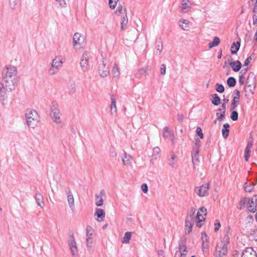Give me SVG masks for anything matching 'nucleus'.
<instances>
[{"mask_svg": "<svg viewBox=\"0 0 257 257\" xmlns=\"http://www.w3.org/2000/svg\"><path fill=\"white\" fill-rule=\"evenodd\" d=\"M17 69L16 67L6 66L3 70L2 76L6 83L7 90L12 92L18 85L19 79L17 76Z\"/></svg>", "mask_w": 257, "mask_h": 257, "instance_id": "nucleus-1", "label": "nucleus"}, {"mask_svg": "<svg viewBox=\"0 0 257 257\" xmlns=\"http://www.w3.org/2000/svg\"><path fill=\"white\" fill-rule=\"evenodd\" d=\"M25 116L28 126L31 128H35L39 121L38 112L35 110L28 109Z\"/></svg>", "mask_w": 257, "mask_h": 257, "instance_id": "nucleus-2", "label": "nucleus"}, {"mask_svg": "<svg viewBox=\"0 0 257 257\" xmlns=\"http://www.w3.org/2000/svg\"><path fill=\"white\" fill-rule=\"evenodd\" d=\"M50 115L53 120L56 123H60L61 122L60 110L57 104L55 102L52 103V105L50 107Z\"/></svg>", "mask_w": 257, "mask_h": 257, "instance_id": "nucleus-3", "label": "nucleus"}, {"mask_svg": "<svg viewBox=\"0 0 257 257\" xmlns=\"http://www.w3.org/2000/svg\"><path fill=\"white\" fill-rule=\"evenodd\" d=\"M90 56V53L88 52H84L83 54L80 62V64L81 67V69L83 72H86L88 70L89 68V59Z\"/></svg>", "mask_w": 257, "mask_h": 257, "instance_id": "nucleus-4", "label": "nucleus"}, {"mask_svg": "<svg viewBox=\"0 0 257 257\" xmlns=\"http://www.w3.org/2000/svg\"><path fill=\"white\" fill-rule=\"evenodd\" d=\"M98 73L101 77H105L109 74V68L106 66L104 60H101L98 63Z\"/></svg>", "mask_w": 257, "mask_h": 257, "instance_id": "nucleus-5", "label": "nucleus"}, {"mask_svg": "<svg viewBox=\"0 0 257 257\" xmlns=\"http://www.w3.org/2000/svg\"><path fill=\"white\" fill-rule=\"evenodd\" d=\"M163 136L166 140H169L171 142L172 146L175 145V136L173 130L170 129L168 126L164 128Z\"/></svg>", "mask_w": 257, "mask_h": 257, "instance_id": "nucleus-6", "label": "nucleus"}, {"mask_svg": "<svg viewBox=\"0 0 257 257\" xmlns=\"http://www.w3.org/2000/svg\"><path fill=\"white\" fill-rule=\"evenodd\" d=\"M209 188V185L208 183L203 184L197 188L196 193L200 197L207 196L208 194Z\"/></svg>", "mask_w": 257, "mask_h": 257, "instance_id": "nucleus-7", "label": "nucleus"}, {"mask_svg": "<svg viewBox=\"0 0 257 257\" xmlns=\"http://www.w3.org/2000/svg\"><path fill=\"white\" fill-rule=\"evenodd\" d=\"M192 3L189 0H182L181 2L180 12L183 13H188L191 9Z\"/></svg>", "mask_w": 257, "mask_h": 257, "instance_id": "nucleus-8", "label": "nucleus"}, {"mask_svg": "<svg viewBox=\"0 0 257 257\" xmlns=\"http://www.w3.org/2000/svg\"><path fill=\"white\" fill-rule=\"evenodd\" d=\"M241 257H257V255L252 247H246L242 251Z\"/></svg>", "mask_w": 257, "mask_h": 257, "instance_id": "nucleus-9", "label": "nucleus"}, {"mask_svg": "<svg viewBox=\"0 0 257 257\" xmlns=\"http://www.w3.org/2000/svg\"><path fill=\"white\" fill-rule=\"evenodd\" d=\"M191 22L186 19H180L178 21V25L184 31H189L191 25Z\"/></svg>", "mask_w": 257, "mask_h": 257, "instance_id": "nucleus-10", "label": "nucleus"}, {"mask_svg": "<svg viewBox=\"0 0 257 257\" xmlns=\"http://www.w3.org/2000/svg\"><path fill=\"white\" fill-rule=\"evenodd\" d=\"M66 193L67 195V200L69 206L71 209L73 210L74 208V200L73 195L69 188H67V190L66 191Z\"/></svg>", "mask_w": 257, "mask_h": 257, "instance_id": "nucleus-11", "label": "nucleus"}, {"mask_svg": "<svg viewBox=\"0 0 257 257\" xmlns=\"http://www.w3.org/2000/svg\"><path fill=\"white\" fill-rule=\"evenodd\" d=\"M227 246L223 244L221 247L217 246L216 250V255H218L219 257H223L227 253Z\"/></svg>", "mask_w": 257, "mask_h": 257, "instance_id": "nucleus-12", "label": "nucleus"}, {"mask_svg": "<svg viewBox=\"0 0 257 257\" xmlns=\"http://www.w3.org/2000/svg\"><path fill=\"white\" fill-rule=\"evenodd\" d=\"M178 159L177 156L174 153L170 154V158L169 159V164L172 168H176L178 167Z\"/></svg>", "mask_w": 257, "mask_h": 257, "instance_id": "nucleus-13", "label": "nucleus"}, {"mask_svg": "<svg viewBox=\"0 0 257 257\" xmlns=\"http://www.w3.org/2000/svg\"><path fill=\"white\" fill-rule=\"evenodd\" d=\"M95 216L97 217L96 219L97 221L101 222L104 220L105 217V211L101 208H96Z\"/></svg>", "mask_w": 257, "mask_h": 257, "instance_id": "nucleus-14", "label": "nucleus"}, {"mask_svg": "<svg viewBox=\"0 0 257 257\" xmlns=\"http://www.w3.org/2000/svg\"><path fill=\"white\" fill-rule=\"evenodd\" d=\"M62 57L61 56H58L52 60V65L55 67L56 69H59L63 64Z\"/></svg>", "mask_w": 257, "mask_h": 257, "instance_id": "nucleus-15", "label": "nucleus"}, {"mask_svg": "<svg viewBox=\"0 0 257 257\" xmlns=\"http://www.w3.org/2000/svg\"><path fill=\"white\" fill-rule=\"evenodd\" d=\"M5 89H7L6 86H4V84L0 82V101L2 104L4 105V101L7 98L6 92Z\"/></svg>", "mask_w": 257, "mask_h": 257, "instance_id": "nucleus-16", "label": "nucleus"}, {"mask_svg": "<svg viewBox=\"0 0 257 257\" xmlns=\"http://www.w3.org/2000/svg\"><path fill=\"white\" fill-rule=\"evenodd\" d=\"M234 93H235L236 95L233 97L231 105V109H234L237 107V104L236 103L238 102L240 96V92L238 90H235Z\"/></svg>", "mask_w": 257, "mask_h": 257, "instance_id": "nucleus-17", "label": "nucleus"}, {"mask_svg": "<svg viewBox=\"0 0 257 257\" xmlns=\"http://www.w3.org/2000/svg\"><path fill=\"white\" fill-rule=\"evenodd\" d=\"M229 64L234 72H238L242 66L241 62L238 60L230 62Z\"/></svg>", "mask_w": 257, "mask_h": 257, "instance_id": "nucleus-18", "label": "nucleus"}, {"mask_svg": "<svg viewBox=\"0 0 257 257\" xmlns=\"http://www.w3.org/2000/svg\"><path fill=\"white\" fill-rule=\"evenodd\" d=\"M35 198L37 205L41 208H43L44 206V202L43 195L39 192H36L35 194Z\"/></svg>", "mask_w": 257, "mask_h": 257, "instance_id": "nucleus-19", "label": "nucleus"}, {"mask_svg": "<svg viewBox=\"0 0 257 257\" xmlns=\"http://www.w3.org/2000/svg\"><path fill=\"white\" fill-rule=\"evenodd\" d=\"M246 207L250 212L254 213L256 211V204L253 202V199H248Z\"/></svg>", "mask_w": 257, "mask_h": 257, "instance_id": "nucleus-20", "label": "nucleus"}, {"mask_svg": "<svg viewBox=\"0 0 257 257\" xmlns=\"http://www.w3.org/2000/svg\"><path fill=\"white\" fill-rule=\"evenodd\" d=\"M248 199V198L246 197L241 198L237 206V209H238L239 210H241L245 208L247 206Z\"/></svg>", "mask_w": 257, "mask_h": 257, "instance_id": "nucleus-21", "label": "nucleus"}, {"mask_svg": "<svg viewBox=\"0 0 257 257\" xmlns=\"http://www.w3.org/2000/svg\"><path fill=\"white\" fill-rule=\"evenodd\" d=\"M121 158L122 162L125 166L130 165L131 160L133 159L132 157L130 155L127 154L124 151L123 153V156L121 157Z\"/></svg>", "mask_w": 257, "mask_h": 257, "instance_id": "nucleus-22", "label": "nucleus"}, {"mask_svg": "<svg viewBox=\"0 0 257 257\" xmlns=\"http://www.w3.org/2000/svg\"><path fill=\"white\" fill-rule=\"evenodd\" d=\"M196 209L193 207H191L187 213V216L186 220L194 221L195 220V213Z\"/></svg>", "mask_w": 257, "mask_h": 257, "instance_id": "nucleus-23", "label": "nucleus"}, {"mask_svg": "<svg viewBox=\"0 0 257 257\" xmlns=\"http://www.w3.org/2000/svg\"><path fill=\"white\" fill-rule=\"evenodd\" d=\"M194 221L185 220V232L186 234H189L192 229V227Z\"/></svg>", "mask_w": 257, "mask_h": 257, "instance_id": "nucleus-24", "label": "nucleus"}, {"mask_svg": "<svg viewBox=\"0 0 257 257\" xmlns=\"http://www.w3.org/2000/svg\"><path fill=\"white\" fill-rule=\"evenodd\" d=\"M198 153L199 150L198 148H194L192 153V161L193 164H194L196 162L199 161Z\"/></svg>", "mask_w": 257, "mask_h": 257, "instance_id": "nucleus-25", "label": "nucleus"}, {"mask_svg": "<svg viewBox=\"0 0 257 257\" xmlns=\"http://www.w3.org/2000/svg\"><path fill=\"white\" fill-rule=\"evenodd\" d=\"M202 214V213L198 211L196 216H195V220L197 222V225L199 227L201 226V225L200 224V222L205 220V218Z\"/></svg>", "mask_w": 257, "mask_h": 257, "instance_id": "nucleus-26", "label": "nucleus"}, {"mask_svg": "<svg viewBox=\"0 0 257 257\" xmlns=\"http://www.w3.org/2000/svg\"><path fill=\"white\" fill-rule=\"evenodd\" d=\"M202 214V213L198 211L196 216H195V220L197 222V225L199 227L201 226V225L200 224V222L205 220V218Z\"/></svg>", "mask_w": 257, "mask_h": 257, "instance_id": "nucleus-27", "label": "nucleus"}, {"mask_svg": "<svg viewBox=\"0 0 257 257\" xmlns=\"http://www.w3.org/2000/svg\"><path fill=\"white\" fill-rule=\"evenodd\" d=\"M132 235V232L130 231L126 232L124 233V236L121 240V242L122 243H128L130 242L131 237Z\"/></svg>", "mask_w": 257, "mask_h": 257, "instance_id": "nucleus-28", "label": "nucleus"}, {"mask_svg": "<svg viewBox=\"0 0 257 257\" xmlns=\"http://www.w3.org/2000/svg\"><path fill=\"white\" fill-rule=\"evenodd\" d=\"M211 97L212 103L215 106L218 105L220 102V98L218 95L217 94H213L211 95Z\"/></svg>", "mask_w": 257, "mask_h": 257, "instance_id": "nucleus-29", "label": "nucleus"}, {"mask_svg": "<svg viewBox=\"0 0 257 257\" xmlns=\"http://www.w3.org/2000/svg\"><path fill=\"white\" fill-rule=\"evenodd\" d=\"M240 47V43L239 42L233 43L231 46V53L232 54H236Z\"/></svg>", "mask_w": 257, "mask_h": 257, "instance_id": "nucleus-30", "label": "nucleus"}, {"mask_svg": "<svg viewBox=\"0 0 257 257\" xmlns=\"http://www.w3.org/2000/svg\"><path fill=\"white\" fill-rule=\"evenodd\" d=\"M124 12H125V16H123L121 18V29L123 30L124 26H126L128 22V19L127 17L126 10L125 8L124 9Z\"/></svg>", "mask_w": 257, "mask_h": 257, "instance_id": "nucleus-31", "label": "nucleus"}, {"mask_svg": "<svg viewBox=\"0 0 257 257\" xmlns=\"http://www.w3.org/2000/svg\"><path fill=\"white\" fill-rule=\"evenodd\" d=\"M179 249L181 251V256H185L186 254L187 247L183 241H181L179 243Z\"/></svg>", "mask_w": 257, "mask_h": 257, "instance_id": "nucleus-32", "label": "nucleus"}, {"mask_svg": "<svg viewBox=\"0 0 257 257\" xmlns=\"http://www.w3.org/2000/svg\"><path fill=\"white\" fill-rule=\"evenodd\" d=\"M112 73L113 76L114 77H116L117 78H118L119 76L120 73H119L118 67L116 63H115L113 65V68L112 70Z\"/></svg>", "mask_w": 257, "mask_h": 257, "instance_id": "nucleus-33", "label": "nucleus"}, {"mask_svg": "<svg viewBox=\"0 0 257 257\" xmlns=\"http://www.w3.org/2000/svg\"><path fill=\"white\" fill-rule=\"evenodd\" d=\"M202 251L204 254L208 252V249L209 248V242L207 241V239H206L205 240L202 237Z\"/></svg>", "mask_w": 257, "mask_h": 257, "instance_id": "nucleus-34", "label": "nucleus"}, {"mask_svg": "<svg viewBox=\"0 0 257 257\" xmlns=\"http://www.w3.org/2000/svg\"><path fill=\"white\" fill-rule=\"evenodd\" d=\"M220 43V39L219 38L215 37L214 38L212 42L209 43V47L211 48L213 47L217 46Z\"/></svg>", "mask_w": 257, "mask_h": 257, "instance_id": "nucleus-35", "label": "nucleus"}, {"mask_svg": "<svg viewBox=\"0 0 257 257\" xmlns=\"http://www.w3.org/2000/svg\"><path fill=\"white\" fill-rule=\"evenodd\" d=\"M236 83V79L233 77H230L227 80V84L230 87H234Z\"/></svg>", "mask_w": 257, "mask_h": 257, "instance_id": "nucleus-36", "label": "nucleus"}, {"mask_svg": "<svg viewBox=\"0 0 257 257\" xmlns=\"http://www.w3.org/2000/svg\"><path fill=\"white\" fill-rule=\"evenodd\" d=\"M80 37L81 35L80 33H75L74 34L73 38V43L74 46L79 44V41L80 40Z\"/></svg>", "mask_w": 257, "mask_h": 257, "instance_id": "nucleus-37", "label": "nucleus"}, {"mask_svg": "<svg viewBox=\"0 0 257 257\" xmlns=\"http://www.w3.org/2000/svg\"><path fill=\"white\" fill-rule=\"evenodd\" d=\"M111 103L110 104V109L111 111L114 110V111L116 112V102H115V99L113 96V95H110Z\"/></svg>", "mask_w": 257, "mask_h": 257, "instance_id": "nucleus-38", "label": "nucleus"}, {"mask_svg": "<svg viewBox=\"0 0 257 257\" xmlns=\"http://www.w3.org/2000/svg\"><path fill=\"white\" fill-rule=\"evenodd\" d=\"M124 5V3H123L122 4L119 3L116 11L114 12V13L117 15L119 16L122 12V10Z\"/></svg>", "mask_w": 257, "mask_h": 257, "instance_id": "nucleus-39", "label": "nucleus"}, {"mask_svg": "<svg viewBox=\"0 0 257 257\" xmlns=\"http://www.w3.org/2000/svg\"><path fill=\"white\" fill-rule=\"evenodd\" d=\"M86 236L88 237V238H91L92 235L94 232V230L92 227L90 226H87L86 227Z\"/></svg>", "mask_w": 257, "mask_h": 257, "instance_id": "nucleus-40", "label": "nucleus"}, {"mask_svg": "<svg viewBox=\"0 0 257 257\" xmlns=\"http://www.w3.org/2000/svg\"><path fill=\"white\" fill-rule=\"evenodd\" d=\"M21 0H9V3L11 8L12 10L16 9L18 4H19Z\"/></svg>", "mask_w": 257, "mask_h": 257, "instance_id": "nucleus-41", "label": "nucleus"}, {"mask_svg": "<svg viewBox=\"0 0 257 257\" xmlns=\"http://www.w3.org/2000/svg\"><path fill=\"white\" fill-rule=\"evenodd\" d=\"M69 246L72 255H75L78 252L77 244L69 245Z\"/></svg>", "mask_w": 257, "mask_h": 257, "instance_id": "nucleus-42", "label": "nucleus"}, {"mask_svg": "<svg viewBox=\"0 0 257 257\" xmlns=\"http://www.w3.org/2000/svg\"><path fill=\"white\" fill-rule=\"evenodd\" d=\"M216 112V116L217 119H218L219 121H221L223 119L225 116V111H217Z\"/></svg>", "mask_w": 257, "mask_h": 257, "instance_id": "nucleus-43", "label": "nucleus"}, {"mask_svg": "<svg viewBox=\"0 0 257 257\" xmlns=\"http://www.w3.org/2000/svg\"><path fill=\"white\" fill-rule=\"evenodd\" d=\"M95 197L98 200L95 203V205L97 206V207H101L103 205V199L101 197L99 196L97 194H96L95 195Z\"/></svg>", "mask_w": 257, "mask_h": 257, "instance_id": "nucleus-44", "label": "nucleus"}, {"mask_svg": "<svg viewBox=\"0 0 257 257\" xmlns=\"http://www.w3.org/2000/svg\"><path fill=\"white\" fill-rule=\"evenodd\" d=\"M244 189L245 192H250L253 189V185L251 183H249V185L246 183L244 184Z\"/></svg>", "mask_w": 257, "mask_h": 257, "instance_id": "nucleus-45", "label": "nucleus"}, {"mask_svg": "<svg viewBox=\"0 0 257 257\" xmlns=\"http://www.w3.org/2000/svg\"><path fill=\"white\" fill-rule=\"evenodd\" d=\"M69 235L70 236V239L68 241L69 245H73L76 244V242L75 241V237L74 236L73 233L72 231L69 232Z\"/></svg>", "mask_w": 257, "mask_h": 257, "instance_id": "nucleus-46", "label": "nucleus"}, {"mask_svg": "<svg viewBox=\"0 0 257 257\" xmlns=\"http://www.w3.org/2000/svg\"><path fill=\"white\" fill-rule=\"evenodd\" d=\"M251 78L252 79V82H254V80L255 79V76H254V74L253 73H249L248 74V77L247 78V81H246V84H245V86H248L249 87V86H250V84H249L248 83H249V80Z\"/></svg>", "mask_w": 257, "mask_h": 257, "instance_id": "nucleus-47", "label": "nucleus"}, {"mask_svg": "<svg viewBox=\"0 0 257 257\" xmlns=\"http://www.w3.org/2000/svg\"><path fill=\"white\" fill-rule=\"evenodd\" d=\"M215 89L219 93H222L224 91V87L223 85L219 83H216L215 85Z\"/></svg>", "mask_w": 257, "mask_h": 257, "instance_id": "nucleus-48", "label": "nucleus"}, {"mask_svg": "<svg viewBox=\"0 0 257 257\" xmlns=\"http://www.w3.org/2000/svg\"><path fill=\"white\" fill-rule=\"evenodd\" d=\"M118 0H108V4L109 8L111 9H114L117 5Z\"/></svg>", "mask_w": 257, "mask_h": 257, "instance_id": "nucleus-49", "label": "nucleus"}, {"mask_svg": "<svg viewBox=\"0 0 257 257\" xmlns=\"http://www.w3.org/2000/svg\"><path fill=\"white\" fill-rule=\"evenodd\" d=\"M230 118L233 121L237 120L238 112L236 111H233L231 113Z\"/></svg>", "mask_w": 257, "mask_h": 257, "instance_id": "nucleus-50", "label": "nucleus"}, {"mask_svg": "<svg viewBox=\"0 0 257 257\" xmlns=\"http://www.w3.org/2000/svg\"><path fill=\"white\" fill-rule=\"evenodd\" d=\"M110 156L113 158H116L117 156V153L114 147H111L109 151Z\"/></svg>", "mask_w": 257, "mask_h": 257, "instance_id": "nucleus-51", "label": "nucleus"}, {"mask_svg": "<svg viewBox=\"0 0 257 257\" xmlns=\"http://www.w3.org/2000/svg\"><path fill=\"white\" fill-rule=\"evenodd\" d=\"M229 130L228 128H222V135L224 138L226 139L229 135Z\"/></svg>", "mask_w": 257, "mask_h": 257, "instance_id": "nucleus-52", "label": "nucleus"}, {"mask_svg": "<svg viewBox=\"0 0 257 257\" xmlns=\"http://www.w3.org/2000/svg\"><path fill=\"white\" fill-rule=\"evenodd\" d=\"M250 152V150L245 149L244 160L246 162H247L248 161V159L250 157V155H249Z\"/></svg>", "mask_w": 257, "mask_h": 257, "instance_id": "nucleus-53", "label": "nucleus"}, {"mask_svg": "<svg viewBox=\"0 0 257 257\" xmlns=\"http://www.w3.org/2000/svg\"><path fill=\"white\" fill-rule=\"evenodd\" d=\"M57 5L61 7H65L66 6L65 0H55Z\"/></svg>", "mask_w": 257, "mask_h": 257, "instance_id": "nucleus-54", "label": "nucleus"}, {"mask_svg": "<svg viewBox=\"0 0 257 257\" xmlns=\"http://www.w3.org/2000/svg\"><path fill=\"white\" fill-rule=\"evenodd\" d=\"M141 189L144 193H147L148 191V185L146 183H143L141 185Z\"/></svg>", "mask_w": 257, "mask_h": 257, "instance_id": "nucleus-55", "label": "nucleus"}, {"mask_svg": "<svg viewBox=\"0 0 257 257\" xmlns=\"http://www.w3.org/2000/svg\"><path fill=\"white\" fill-rule=\"evenodd\" d=\"M59 69H56L55 67H53V65L51 66V67L49 70V72L51 74H55Z\"/></svg>", "mask_w": 257, "mask_h": 257, "instance_id": "nucleus-56", "label": "nucleus"}, {"mask_svg": "<svg viewBox=\"0 0 257 257\" xmlns=\"http://www.w3.org/2000/svg\"><path fill=\"white\" fill-rule=\"evenodd\" d=\"M196 134L200 137L201 139L203 138V135L202 132V130L200 127H197L196 128Z\"/></svg>", "mask_w": 257, "mask_h": 257, "instance_id": "nucleus-57", "label": "nucleus"}, {"mask_svg": "<svg viewBox=\"0 0 257 257\" xmlns=\"http://www.w3.org/2000/svg\"><path fill=\"white\" fill-rule=\"evenodd\" d=\"M91 244H92V241L91 238H88V237H87L86 238V245L88 249H91Z\"/></svg>", "mask_w": 257, "mask_h": 257, "instance_id": "nucleus-58", "label": "nucleus"}, {"mask_svg": "<svg viewBox=\"0 0 257 257\" xmlns=\"http://www.w3.org/2000/svg\"><path fill=\"white\" fill-rule=\"evenodd\" d=\"M253 15L252 16L253 24L257 25V11L256 12H253Z\"/></svg>", "mask_w": 257, "mask_h": 257, "instance_id": "nucleus-59", "label": "nucleus"}, {"mask_svg": "<svg viewBox=\"0 0 257 257\" xmlns=\"http://www.w3.org/2000/svg\"><path fill=\"white\" fill-rule=\"evenodd\" d=\"M160 151V148L158 147L154 148L153 150V156L158 155Z\"/></svg>", "mask_w": 257, "mask_h": 257, "instance_id": "nucleus-60", "label": "nucleus"}, {"mask_svg": "<svg viewBox=\"0 0 257 257\" xmlns=\"http://www.w3.org/2000/svg\"><path fill=\"white\" fill-rule=\"evenodd\" d=\"M148 70V67L142 68L139 70V72L140 75H143V74H145L147 73V71Z\"/></svg>", "mask_w": 257, "mask_h": 257, "instance_id": "nucleus-61", "label": "nucleus"}, {"mask_svg": "<svg viewBox=\"0 0 257 257\" xmlns=\"http://www.w3.org/2000/svg\"><path fill=\"white\" fill-rule=\"evenodd\" d=\"M199 211H200L201 213L203 214V216H206L207 214V210L204 207H200L199 210Z\"/></svg>", "mask_w": 257, "mask_h": 257, "instance_id": "nucleus-62", "label": "nucleus"}, {"mask_svg": "<svg viewBox=\"0 0 257 257\" xmlns=\"http://www.w3.org/2000/svg\"><path fill=\"white\" fill-rule=\"evenodd\" d=\"M251 59H252L251 55L248 57L246 59V60H245V61L244 62V66H247L250 62V61L251 60Z\"/></svg>", "mask_w": 257, "mask_h": 257, "instance_id": "nucleus-63", "label": "nucleus"}, {"mask_svg": "<svg viewBox=\"0 0 257 257\" xmlns=\"http://www.w3.org/2000/svg\"><path fill=\"white\" fill-rule=\"evenodd\" d=\"M214 231L216 232L219 230L220 227V222L218 221H216V222L214 223Z\"/></svg>", "mask_w": 257, "mask_h": 257, "instance_id": "nucleus-64", "label": "nucleus"}]
</instances>
